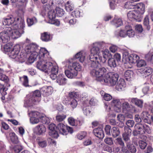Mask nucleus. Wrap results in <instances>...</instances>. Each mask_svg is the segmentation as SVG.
Masks as SVG:
<instances>
[{"label":"nucleus","mask_w":153,"mask_h":153,"mask_svg":"<svg viewBox=\"0 0 153 153\" xmlns=\"http://www.w3.org/2000/svg\"><path fill=\"white\" fill-rule=\"evenodd\" d=\"M79 95L77 92H72L69 93V97L65 101V103L70 105L73 108H76L77 105Z\"/></svg>","instance_id":"10"},{"label":"nucleus","mask_w":153,"mask_h":153,"mask_svg":"<svg viewBox=\"0 0 153 153\" xmlns=\"http://www.w3.org/2000/svg\"><path fill=\"white\" fill-rule=\"evenodd\" d=\"M105 108L106 111L108 112L107 114L109 117H114L116 115L113 111L111 109L110 105L108 103H105Z\"/></svg>","instance_id":"35"},{"label":"nucleus","mask_w":153,"mask_h":153,"mask_svg":"<svg viewBox=\"0 0 153 153\" xmlns=\"http://www.w3.org/2000/svg\"><path fill=\"white\" fill-rule=\"evenodd\" d=\"M101 92L102 94V96H103V98L105 100L107 101H109L112 99L111 96L110 94L106 93H104V95H103L102 92H103V91H101Z\"/></svg>","instance_id":"57"},{"label":"nucleus","mask_w":153,"mask_h":153,"mask_svg":"<svg viewBox=\"0 0 153 153\" xmlns=\"http://www.w3.org/2000/svg\"><path fill=\"white\" fill-rule=\"evenodd\" d=\"M81 10L79 9H76L72 12L71 15L76 17H79L82 16V13L81 12Z\"/></svg>","instance_id":"46"},{"label":"nucleus","mask_w":153,"mask_h":153,"mask_svg":"<svg viewBox=\"0 0 153 153\" xmlns=\"http://www.w3.org/2000/svg\"><path fill=\"white\" fill-rule=\"evenodd\" d=\"M115 143L117 145H119L122 147L124 146V143L121 138H117L115 139Z\"/></svg>","instance_id":"53"},{"label":"nucleus","mask_w":153,"mask_h":153,"mask_svg":"<svg viewBox=\"0 0 153 153\" xmlns=\"http://www.w3.org/2000/svg\"><path fill=\"white\" fill-rule=\"evenodd\" d=\"M56 1L55 0H51L48 4L44 6L40 14L45 17L47 13L48 22L52 24L59 26L60 22L57 19H56V15L54 9L57 6Z\"/></svg>","instance_id":"4"},{"label":"nucleus","mask_w":153,"mask_h":153,"mask_svg":"<svg viewBox=\"0 0 153 153\" xmlns=\"http://www.w3.org/2000/svg\"><path fill=\"white\" fill-rule=\"evenodd\" d=\"M123 147L115 146L113 148V151L114 153H123Z\"/></svg>","instance_id":"51"},{"label":"nucleus","mask_w":153,"mask_h":153,"mask_svg":"<svg viewBox=\"0 0 153 153\" xmlns=\"http://www.w3.org/2000/svg\"><path fill=\"white\" fill-rule=\"evenodd\" d=\"M126 87V83L125 80L123 79H120L116 85V89L118 91H121L123 90Z\"/></svg>","instance_id":"25"},{"label":"nucleus","mask_w":153,"mask_h":153,"mask_svg":"<svg viewBox=\"0 0 153 153\" xmlns=\"http://www.w3.org/2000/svg\"><path fill=\"white\" fill-rule=\"evenodd\" d=\"M81 97L82 98V103L83 102H85L87 103L88 102H89V99L90 97L86 93H84L82 94L81 96Z\"/></svg>","instance_id":"52"},{"label":"nucleus","mask_w":153,"mask_h":153,"mask_svg":"<svg viewBox=\"0 0 153 153\" xmlns=\"http://www.w3.org/2000/svg\"><path fill=\"white\" fill-rule=\"evenodd\" d=\"M59 133L63 135L67 134V126L62 123H59L56 128Z\"/></svg>","instance_id":"24"},{"label":"nucleus","mask_w":153,"mask_h":153,"mask_svg":"<svg viewBox=\"0 0 153 153\" xmlns=\"http://www.w3.org/2000/svg\"><path fill=\"white\" fill-rule=\"evenodd\" d=\"M49 135L54 138H57L59 136L58 134L56 131L55 130L49 131Z\"/></svg>","instance_id":"62"},{"label":"nucleus","mask_w":153,"mask_h":153,"mask_svg":"<svg viewBox=\"0 0 153 153\" xmlns=\"http://www.w3.org/2000/svg\"><path fill=\"white\" fill-rule=\"evenodd\" d=\"M122 110L123 112H131L133 108L132 106L130 105L127 101H124L122 104Z\"/></svg>","instance_id":"27"},{"label":"nucleus","mask_w":153,"mask_h":153,"mask_svg":"<svg viewBox=\"0 0 153 153\" xmlns=\"http://www.w3.org/2000/svg\"><path fill=\"white\" fill-rule=\"evenodd\" d=\"M68 61V60H66L64 62V63L68 65V66L71 69H72L73 71L76 72V73L78 74V72L80 71H81L82 66L78 62H72V60H71V62L69 63L67 62Z\"/></svg>","instance_id":"16"},{"label":"nucleus","mask_w":153,"mask_h":153,"mask_svg":"<svg viewBox=\"0 0 153 153\" xmlns=\"http://www.w3.org/2000/svg\"><path fill=\"white\" fill-rule=\"evenodd\" d=\"M111 105L113 107L114 111L117 113H120L122 111V104L120 100L113 98L111 102Z\"/></svg>","instance_id":"14"},{"label":"nucleus","mask_w":153,"mask_h":153,"mask_svg":"<svg viewBox=\"0 0 153 153\" xmlns=\"http://www.w3.org/2000/svg\"><path fill=\"white\" fill-rule=\"evenodd\" d=\"M37 22L36 18L35 17L27 19V23L28 26L30 27L36 24Z\"/></svg>","instance_id":"38"},{"label":"nucleus","mask_w":153,"mask_h":153,"mask_svg":"<svg viewBox=\"0 0 153 153\" xmlns=\"http://www.w3.org/2000/svg\"><path fill=\"white\" fill-rule=\"evenodd\" d=\"M123 58L126 62L130 63L137 62L139 60V57L135 54L133 53L129 55L127 53L125 52L123 54Z\"/></svg>","instance_id":"13"},{"label":"nucleus","mask_w":153,"mask_h":153,"mask_svg":"<svg viewBox=\"0 0 153 153\" xmlns=\"http://www.w3.org/2000/svg\"><path fill=\"white\" fill-rule=\"evenodd\" d=\"M135 4L134 2L131 1H128L125 4V7L128 9H134Z\"/></svg>","instance_id":"47"},{"label":"nucleus","mask_w":153,"mask_h":153,"mask_svg":"<svg viewBox=\"0 0 153 153\" xmlns=\"http://www.w3.org/2000/svg\"><path fill=\"white\" fill-rule=\"evenodd\" d=\"M13 48L12 45L8 43L3 46H1V50L3 52L8 54Z\"/></svg>","instance_id":"34"},{"label":"nucleus","mask_w":153,"mask_h":153,"mask_svg":"<svg viewBox=\"0 0 153 153\" xmlns=\"http://www.w3.org/2000/svg\"><path fill=\"white\" fill-rule=\"evenodd\" d=\"M127 100L131 103L134 104L140 108H142L143 107V101L142 100L134 98H129Z\"/></svg>","instance_id":"22"},{"label":"nucleus","mask_w":153,"mask_h":153,"mask_svg":"<svg viewBox=\"0 0 153 153\" xmlns=\"http://www.w3.org/2000/svg\"><path fill=\"white\" fill-rule=\"evenodd\" d=\"M88 54V52L82 50L76 53L73 58L68 60L67 62L71 63V60L77 59L80 62L82 63L85 60L86 57Z\"/></svg>","instance_id":"11"},{"label":"nucleus","mask_w":153,"mask_h":153,"mask_svg":"<svg viewBox=\"0 0 153 153\" xmlns=\"http://www.w3.org/2000/svg\"><path fill=\"white\" fill-rule=\"evenodd\" d=\"M97 56L91 55V57H89L90 74L91 76L96 77L97 81L101 82H102V80L106 74V70L104 67H101L99 59L98 58L99 60L97 61L95 60V59L98 58L97 57Z\"/></svg>","instance_id":"3"},{"label":"nucleus","mask_w":153,"mask_h":153,"mask_svg":"<svg viewBox=\"0 0 153 153\" xmlns=\"http://www.w3.org/2000/svg\"><path fill=\"white\" fill-rule=\"evenodd\" d=\"M144 125L142 123L136 124L135 126V131L138 134H144V131H143Z\"/></svg>","instance_id":"32"},{"label":"nucleus","mask_w":153,"mask_h":153,"mask_svg":"<svg viewBox=\"0 0 153 153\" xmlns=\"http://www.w3.org/2000/svg\"><path fill=\"white\" fill-rule=\"evenodd\" d=\"M149 19L148 16H146L145 18L144 21V25L145 26L148 30H149L150 29V27L149 25Z\"/></svg>","instance_id":"58"},{"label":"nucleus","mask_w":153,"mask_h":153,"mask_svg":"<svg viewBox=\"0 0 153 153\" xmlns=\"http://www.w3.org/2000/svg\"><path fill=\"white\" fill-rule=\"evenodd\" d=\"M35 131L36 134L39 135L44 133L46 131V128L42 124L37 125L35 128Z\"/></svg>","instance_id":"33"},{"label":"nucleus","mask_w":153,"mask_h":153,"mask_svg":"<svg viewBox=\"0 0 153 153\" xmlns=\"http://www.w3.org/2000/svg\"><path fill=\"white\" fill-rule=\"evenodd\" d=\"M22 78L23 79L22 83L23 85L26 87L28 86V79L27 77L26 76H24Z\"/></svg>","instance_id":"64"},{"label":"nucleus","mask_w":153,"mask_h":153,"mask_svg":"<svg viewBox=\"0 0 153 153\" xmlns=\"http://www.w3.org/2000/svg\"><path fill=\"white\" fill-rule=\"evenodd\" d=\"M87 132L86 131H82L77 134L76 137L78 139L82 140L85 138Z\"/></svg>","instance_id":"50"},{"label":"nucleus","mask_w":153,"mask_h":153,"mask_svg":"<svg viewBox=\"0 0 153 153\" xmlns=\"http://www.w3.org/2000/svg\"><path fill=\"white\" fill-rule=\"evenodd\" d=\"M9 135L10 139L13 143H16L18 142V139L14 132H11L9 133Z\"/></svg>","instance_id":"44"},{"label":"nucleus","mask_w":153,"mask_h":153,"mask_svg":"<svg viewBox=\"0 0 153 153\" xmlns=\"http://www.w3.org/2000/svg\"><path fill=\"white\" fill-rule=\"evenodd\" d=\"M128 18L131 20L135 19L137 21H140L142 18L136 10L130 11L127 14Z\"/></svg>","instance_id":"15"},{"label":"nucleus","mask_w":153,"mask_h":153,"mask_svg":"<svg viewBox=\"0 0 153 153\" xmlns=\"http://www.w3.org/2000/svg\"><path fill=\"white\" fill-rule=\"evenodd\" d=\"M128 149L130 151L131 153H135L136 152V149L135 147L131 144V143L126 145Z\"/></svg>","instance_id":"55"},{"label":"nucleus","mask_w":153,"mask_h":153,"mask_svg":"<svg viewBox=\"0 0 153 153\" xmlns=\"http://www.w3.org/2000/svg\"><path fill=\"white\" fill-rule=\"evenodd\" d=\"M20 46L17 45L14 46L11 51L8 53V55L11 58L15 59L18 62L22 63L27 59V56L24 55L23 52L19 53Z\"/></svg>","instance_id":"8"},{"label":"nucleus","mask_w":153,"mask_h":153,"mask_svg":"<svg viewBox=\"0 0 153 153\" xmlns=\"http://www.w3.org/2000/svg\"><path fill=\"white\" fill-rule=\"evenodd\" d=\"M104 142L107 144L111 146L113 144L112 138L110 137H106L104 140Z\"/></svg>","instance_id":"59"},{"label":"nucleus","mask_w":153,"mask_h":153,"mask_svg":"<svg viewBox=\"0 0 153 153\" xmlns=\"http://www.w3.org/2000/svg\"><path fill=\"white\" fill-rule=\"evenodd\" d=\"M125 29L126 30L127 36H128L129 37H133L134 36L135 32L129 26H126Z\"/></svg>","instance_id":"37"},{"label":"nucleus","mask_w":153,"mask_h":153,"mask_svg":"<svg viewBox=\"0 0 153 153\" xmlns=\"http://www.w3.org/2000/svg\"><path fill=\"white\" fill-rule=\"evenodd\" d=\"M56 15L59 17H61L64 15L65 11L62 8L59 7H56Z\"/></svg>","instance_id":"43"},{"label":"nucleus","mask_w":153,"mask_h":153,"mask_svg":"<svg viewBox=\"0 0 153 153\" xmlns=\"http://www.w3.org/2000/svg\"><path fill=\"white\" fill-rule=\"evenodd\" d=\"M82 110L84 114L87 116L90 117L92 114L91 107L88 105V102H83L82 106Z\"/></svg>","instance_id":"19"},{"label":"nucleus","mask_w":153,"mask_h":153,"mask_svg":"<svg viewBox=\"0 0 153 153\" xmlns=\"http://www.w3.org/2000/svg\"><path fill=\"white\" fill-rule=\"evenodd\" d=\"M119 77V75L117 73L109 72L105 74L101 83H104L105 85L109 86H113L116 85Z\"/></svg>","instance_id":"9"},{"label":"nucleus","mask_w":153,"mask_h":153,"mask_svg":"<svg viewBox=\"0 0 153 153\" xmlns=\"http://www.w3.org/2000/svg\"><path fill=\"white\" fill-rule=\"evenodd\" d=\"M133 73L132 71L127 70L125 72L124 74V76L127 80H129L130 79L132 76Z\"/></svg>","instance_id":"45"},{"label":"nucleus","mask_w":153,"mask_h":153,"mask_svg":"<svg viewBox=\"0 0 153 153\" xmlns=\"http://www.w3.org/2000/svg\"><path fill=\"white\" fill-rule=\"evenodd\" d=\"M66 117V115L64 114H58L56 117V120L58 122L63 121Z\"/></svg>","instance_id":"56"},{"label":"nucleus","mask_w":153,"mask_h":153,"mask_svg":"<svg viewBox=\"0 0 153 153\" xmlns=\"http://www.w3.org/2000/svg\"><path fill=\"white\" fill-rule=\"evenodd\" d=\"M115 35L117 37H126L127 36V34L126 29L124 30H121L120 31L117 30L115 32Z\"/></svg>","instance_id":"36"},{"label":"nucleus","mask_w":153,"mask_h":153,"mask_svg":"<svg viewBox=\"0 0 153 153\" xmlns=\"http://www.w3.org/2000/svg\"><path fill=\"white\" fill-rule=\"evenodd\" d=\"M56 82L59 85H65L67 82V79L63 74H60L56 76Z\"/></svg>","instance_id":"30"},{"label":"nucleus","mask_w":153,"mask_h":153,"mask_svg":"<svg viewBox=\"0 0 153 153\" xmlns=\"http://www.w3.org/2000/svg\"><path fill=\"white\" fill-rule=\"evenodd\" d=\"M22 149L23 147L21 145H16L13 147V151L15 153H19Z\"/></svg>","instance_id":"49"},{"label":"nucleus","mask_w":153,"mask_h":153,"mask_svg":"<svg viewBox=\"0 0 153 153\" xmlns=\"http://www.w3.org/2000/svg\"><path fill=\"white\" fill-rule=\"evenodd\" d=\"M64 20L65 22H68L70 25H73L76 23V20L74 18L71 19L69 16H66Z\"/></svg>","instance_id":"48"},{"label":"nucleus","mask_w":153,"mask_h":153,"mask_svg":"<svg viewBox=\"0 0 153 153\" xmlns=\"http://www.w3.org/2000/svg\"><path fill=\"white\" fill-rule=\"evenodd\" d=\"M38 48L39 46L35 43L28 45L25 47L24 49L25 53H23L27 56L26 60L28 63H33L39 56L40 50Z\"/></svg>","instance_id":"7"},{"label":"nucleus","mask_w":153,"mask_h":153,"mask_svg":"<svg viewBox=\"0 0 153 153\" xmlns=\"http://www.w3.org/2000/svg\"><path fill=\"white\" fill-rule=\"evenodd\" d=\"M39 119L42 123L45 124H48L49 122V119L48 118L46 117L45 114L40 113Z\"/></svg>","instance_id":"39"},{"label":"nucleus","mask_w":153,"mask_h":153,"mask_svg":"<svg viewBox=\"0 0 153 153\" xmlns=\"http://www.w3.org/2000/svg\"><path fill=\"white\" fill-rule=\"evenodd\" d=\"M66 10L68 12L74 9V5L71 1H68L65 4Z\"/></svg>","instance_id":"40"},{"label":"nucleus","mask_w":153,"mask_h":153,"mask_svg":"<svg viewBox=\"0 0 153 153\" xmlns=\"http://www.w3.org/2000/svg\"><path fill=\"white\" fill-rule=\"evenodd\" d=\"M125 132L123 134V137L126 144L131 143L130 140L131 133V130L129 128L126 127H124Z\"/></svg>","instance_id":"18"},{"label":"nucleus","mask_w":153,"mask_h":153,"mask_svg":"<svg viewBox=\"0 0 153 153\" xmlns=\"http://www.w3.org/2000/svg\"><path fill=\"white\" fill-rule=\"evenodd\" d=\"M65 73L66 76L69 78L72 79L75 78L77 75L76 72L73 71L72 69L68 66V69L65 71Z\"/></svg>","instance_id":"23"},{"label":"nucleus","mask_w":153,"mask_h":153,"mask_svg":"<svg viewBox=\"0 0 153 153\" xmlns=\"http://www.w3.org/2000/svg\"><path fill=\"white\" fill-rule=\"evenodd\" d=\"M137 66L138 67H141L145 66L146 65V62L143 60H138L137 62Z\"/></svg>","instance_id":"61"},{"label":"nucleus","mask_w":153,"mask_h":153,"mask_svg":"<svg viewBox=\"0 0 153 153\" xmlns=\"http://www.w3.org/2000/svg\"><path fill=\"white\" fill-rule=\"evenodd\" d=\"M117 118L118 120L121 122V124L122 125V126H123V124L122 123L125 120V117L122 114H119L117 116Z\"/></svg>","instance_id":"63"},{"label":"nucleus","mask_w":153,"mask_h":153,"mask_svg":"<svg viewBox=\"0 0 153 153\" xmlns=\"http://www.w3.org/2000/svg\"><path fill=\"white\" fill-rule=\"evenodd\" d=\"M152 69L149 67L142 68L140 69L141 74L145 77L150 75L152 72Z\"/></svg>","instance_id":"28"},{"label":"nucleus","mask_w":153,"mask_h":153,"mask_svg":"<svg viewBox=\"0 0 153 153\" xmlns=\"http://www.w3.org/2000/svg\"><path fill=\"white\" fill-rule=\"evenodd\" d=\"M151 115H150L148 112L143 111L141 114V117L143 121L148 124L151 123L150 117Z\"/></svg>","instance_id":"26"},{"label":"nucleus","mask_w":153,"mask_h":153,"mask_svg":"<svg viewBox=\"0 0 153 153\" xmlns=\"http://www.w3.org/2000/svg\"><path fill=\"white\" fill-rule=\"evenodd\" d=\"M0 80L6 83H8L9 79L7 76L2 73L0 74Z\"/></svg>","instance_id":"60"},{"label":"nucleus","mask_w":153,"mask_h":153,"mask_svg":"<svg viewBox=\"0 0 153 153\" xmlns=\"http://www.w3.org/2000/svg\"><path fill=\"white\" fill-rule=\"evenodd\" d=\"M93 132L96 137L100 138H103L104 136L102 126L100 127L94 129L93 130Z\"/></svg>","instance_id":"20"},{"label":"nucleus","mask_w":153,"mask_h":153,"mask_svg":"<svg viewBox=\"0 0 153 153\" xmlns=\"http://www.w3.org/2000/svg\"><path fill=\"white\" fill-rule=\"evenodd\" d=\"M48 65L47 72H49L51 73L50 77L52 79L54 80L57 76L56 75L58 71V67L56 63L53 64L50 62Z\"/></svg>","instance_id":"12"},{"label":"nucleus","mask_w":153,"mask_h":153,"mask_svg":"<svg viewBox=\"0 0 153 153\" xmlns=\"http://www.w3.org/2000/svg\"><path fill=\"white\" fill-rule=\"evenodd\" d=\"M37 91V90L33 92L28 94V95L30 94L34 93L35 91ZM38 91H39L40 94L41 93V94H43L44 96L47 97L51 94L52 92H53V88L51 86L48 87L47 86H45L42 87L40 89V92L39 90H38ZM40 95H41V94ZM41 96L40 97V98Z\"/></svg>","instance_id":"17"},{"label":"nucleus","mask_w":153,"mask_h":153,"mask_svg":"<svg viewBox=\"0 0 153 153\" xmlns=\"http://www.w3.org/2000/svg\"><path fill=\"white\" fill-rule=\"evenodd\" d=\"M13 25L11 27H6L0 33V38L3 43H6L11 39H16L20 37L24 33L25 22L20 18H14L10 15L4 18L3 24L5 25Z\"/></svg>","instance_id":"1"},{"label":"nucleus","mask_w":153,"mask_h":153,"mask_svg":"<svg viewBox=\"0 0 153 153\" xmlns=\"http://www.w3.org/2000/svg\"><path fill=\"white\" fill-rule=\"evenodd\" d=\"M38 56L39 60L37 62V68L42 71L47 72L48 64L51 59L49 52L45 48H42Z\"/></svg>","instance_id":"6"},{"label":"nucleus","mask_w":153,"mask_h":153,"mask_svg":"<svg viewBox=\"0 0 153 153\" xmlns=\"http://www.w3.org/2000/svg\"><path fill=\"white\" fill-rule=\"evenodd\" d=\"M111 132L112 136L114 137L118 136L120 134L119 129L116 127H113L111 128Z\"/></svg>","instance_id":"42"},{"label":"nucleus","mask_w":153,"mask_h":153,"mask_svg":"<svg viewBox=\"0 0 153 153\" xmlns=\"http://www.w3.org/2000/svg\"><path fill=\"white\" fill-rule=\"evenodd\" d=\"M110 22L112 25L116 27H119L123 24V21L120 18H115Z\"/></svg>","instance_id":"31"},{"label":"nucleus","mask_w":153,"mask_h":153,"mask_svg":"<svg viewBox=\"0 0 153 153\" xmlns=\"http://www.w3.org/2000/svg\"><path fill=\"white\" fill-rule=\"evenodd\" d=\"M135 30L137 33L140 34L143 31V28L141 25H136L135 26Z\"/></svg>","instance_id":"54"},{"label":"nucleus","mask_w":153,"mask_h":153,"mask_svg":"<svg viewBox=\"0 0 153 153\" xmlns=\"http://www.w3.org/2000/svg\"><path fill=\"white\" fill-rule=\"evenodd\" d=\"M52 35L48 32H45L41 34V38L44 42H48L51 41L52 39Z\"/></svg>","instance_id":"29"},{"label":"nucleus","mask_w":153,"mask_h":153,"mask_svg":"<svg viewBox=\"0 0 153 153\" xmlns=\"http://www.w3.org/2000/svg\"><path fill=\"white\" fill-rule=\"evenodd\" d=\"M106 44L103 41L93 43L92 48L91 50V54L89 57L91 55L94 56H97V58L95 60L97 61L98 58L100 59V63L102 62L104 63L106 62L107 59L108 58L111 57V54L108 49H106L102 51V53L103 57L101 56L100 53V48H103L105 47Z\"/></svg>","instance_id":"5"},{"label":"nucleus","mask_w":153,"mask_h":153,"mask_svg":"<svg viewBox=\"0 0 153 153\" xmlns=\"http://www.w3.org/2000/svg\"><path fill=\"white\" fill-rule=\"evenodd\" d=\"M40 96L39 91H36L33 93L27 95L24 100V106L28 108L27 114L30 117V122L32 124H37L39 122L40 113L36 111H30L29 108L39 102Z\"/></svg>","instance_id":"2"},{"label":"nucleus","mask_w":153,"mask_h":153,"mask_svg":"<svg viewBox=\"0 0 153 153\" xmlns=\"http://www.w3.org/2000/svg\"><path fill=\"white\" fill-rule=\"evenodd\" d=\"M108 64L111 68H115L117 65L116 61L114 59V58H110L108 59Z\"/></svg>","instance_id":"41"},{"label":"nucleus","mask_w":153,"mask_h":153,"mask_svg":"<svg viewBox=\"0 0 153 153\" xmlns=\"http://www.w3.org/2000/svg\"><path fill=\"white\" fill-rule=\"evenodd\" d=\"M134 9H136L135 10L143 17L142 15L145 12V5L143 3H140L136 4Z\"/></svg>","instance_id":"21"}]
</instances>
